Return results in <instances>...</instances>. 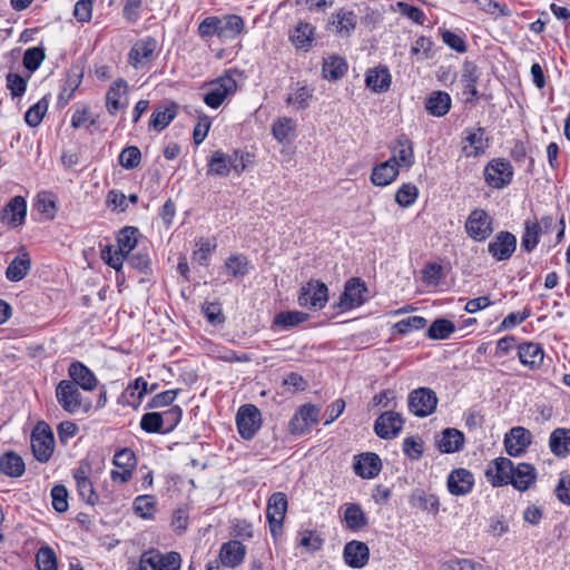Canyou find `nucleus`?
Listing matches in <instances>:
<instances>
[{"instance_id": "nucleus-20", "label": "nucleus", "mask_w": 570, "mask_h": 570, "mask_svg": "<svg viewBox=\"0 0 570 570\" xmlns=\"http://www.w3.org/2000/svg\"><path fill=\"white\" fill-rule=\"evenodd\" d=\"M320 409L313 404L302 405L289 421L292 434L301 435L318 422Z\"/></svg>"}, {"instance_id": "nucleus-15", "label": "nucleus", "mask_w": 570, "mask_h": 570, "mask_svg": "<svg viewBox=\"0 0 570 570\" xmlns=\"http://www.w3.org/2000/svg\"><path fill=\"white\" fill-rule=\"evenodd\" d=\"M514 463L504 456H499L489 462L484 475L493 488H500L512 482Z\"/></svg>"}, {"instance_id": "nucleus-23", "label": "nucleus", "mask_w": 570, "mask_h": 570, "mask_svg": "<svg viewBox=\"0 0 570 570\" xmlns=\"http://www.w3.org/2000/svg\"><path fill=\"white\" fill-rule=\"evenodd\" d=\"M68 381L73 382L79 389L91 392L98 386V379L95 373L82 362L73 361L68 367Z\"/></svg>"}, {"instance_id": "nucleus-37", "label": "nucleus", "mask_w": 570, "mask_h": 570, "mask_svg": "<svg viewBox=\"0 0 570 570\" xmlns=\"http://www.w3.org/2000/svg\"><path fill=\"white\" fill-rule=\"evenodd\" d=\"M452 106L451 96L445 91H433L425 100L426 111L434 117L445 116Z\"/></svg>"}, {"instance_id": "nucleus-45", "label": "nucleus", "mask_w": 570, "mask_h": 570, "mask_svg": "<svg viewBox=\"0 0 570 570\" xmlns=\"http://www.w3.org/2000/svg\"><path fill=\"white\" fill-rule=\"evenodd\" d=\"M410 503L414 508H419L423 511L436 514L440 508L439 498L423 489H415L411 497Z\"/></svg>"}, {"instance_id": "nucleus-49", "label": "nucleus", "mask_w": 570, "mask_h": 570, "mask_svg": "<svg viewBox=\"0 0 570 570\" xmlns=\"http://www.w3.org/2000/svg\"><path fill=\"white\" fill-rule=\"evenodd\" d=\"M455 332V325L446 318H436L428 330V337L431 340H446Z\"/></svg>"}, {"instance_id": "nucleus-39", "label": "nucleus", "mask_w": 570, "mask_h": 570, "mask_svg": "<svg viewBox=\"0 0 570 570\" xmlns=\"http://www.w3.org/2000/svg\"><path fill=\"white\" fill-rule=\"evenodd\" d=\"M542 227L537 219H525L523 223V233L521 236V248L527 253H532L540 243Z\"/></svg>"}, {"instance_id": "nucleus-52", "label": "nucleus", "mask_w": 570, "mask_h": 570, "mask_svg": "<svg viewBox=\"0 0 570 570\" xmlns=\"http://www.w3.org/2000/svg\"><path fill=\"white\" fill-rule=\"evenodd\" d=\"M296 124L289 117H281L272 125V132L278 142H286L289 140L291 135L295 131Z\"/></svg>"}, {"instance_id": "nucleus-29", "label": "nucleus", "mask_w": 570, "mask_h": 570, "mask_svg": "<svg viewBox=\"0 0 570 570\" xmlns=\"http://www.w3.org/2000/svg\"><path fill=\"white\" fill-rule=\"evenodd\" d=\"M446 485L452 495H465L473 489L474 476L466 469H455L449 474Z\"/></svg>"}, {"instance_id": "nucleus-62", "label": "nucleus", "mask_w": 570, "mask_h": 570, "mask_svg": "<svg viewBox=\"0 0 570 570\" xmlns=\"http://www.w3.org/2000/svg\"><path fill=\"white\" fill-rule=\"evenodd\" d=\"M119 164L126 169L137 168L141 161V153L136 146H128L119 154Z\"/></svg>"}, {"instance_id": "nucleus-61", "label": "nucleus", "mask_w": 570, "mask_h": 570, "mask_svg": "<svg viewBox=\"0 0 570 570\" xmlns=\"http://www.w3.org/2000/svg\"><path fill=\"white\" fill-rule=\"evenodd\" d=\"M428 321L423 316H410L394 324V330L402 335L425 327Z\"/></svg>"}, {"instance_id": "nucleus-48", "label": "nucleus", "mask_w": 570, "mask_h": 570, "mask_svg": "<svg viewBox=\"0 0 570 570\" xmlns=\"http://www.w3.org/2000/svg\"><path fill=\"white\" fill-rule=\"evenodd\" d=\"M307 318L308 314L299 311L279 312L275 315L273 325L282 330H289L304 323Z\"/></svg>"}, {"instance_id": "nucleus-9", "label": "nucleus", "mask_w": 570, "mask_h": 570, "mask_svg": "<svg viewBox=\"0 0 570 570\" xmlns=\"http://www.w3.org/2000/svg\"><path fill=\"white\" fill-rule=\"evenodd\" d=\"M438 405V396L430 387H419L410 392L407 397L409 411L417 417L431 415Z\"/></svg>"}, {"instance_id": "nucleus-60", "label": "nucleus", "mask_w": 570, "mask_h": 570, "mask_svg": "<svg viewBox=\"0 0 570 570\" xmlns=\"http://www.w3.org/2000/svg\"><path fill=\"white\" fill-rule=\"evenodd\" d=\"M100 256L108 266L119 271L128 255L120 252L119 249H115L111 245H106L104 248H101Z\"/></svg>"}, {"instance_id": "nucleus-17", "label": "nucleus", "mask_w": 570, "mask_h": 570, "mask_svg": "<svg viewBox=\"0 0 570 570\" xmlns=\"http://www.w3.org/2000/svg\"><path fill=\"white\" fill-rule=\"evenodd\" d=\"M112 463L118 470H112L110 478L114 482L127 483L132 478V472L137 465L135 452L129 448L117 451L114 455Z\"/></svg>"}, {"instance_id": "nucleus-47", "label": "nucleus", "mask_w": 570, "mask_h": 570, "mask_svg": "<svg viewBox=\"0 0 570 570\" xmlns=\"http://www.w3.org/2000/svg\"><path fill=\"white\" fill-rule=\"evenodd\" d=\"M480 72L478 67L473 62H465L463 65V70L461 75V82L464 88V92L471 96V99H476L479 97V91L476 89V82L479 80Z\"/></svg>"}, {"instance_id": "nucleus-36", "label": "nucleus", "mask_w": 570, "mask_h": 570, "mask_svg": "<svg viewBox=\"0 0 570 570\" xmlns=\"http://www.w3.org/2000/svg\"><path fill=\"white\" fill-rule=\"evenodd\" d=\"M399 175V167L394 159H387L372 169L371 181L375 186L384 187L393 183Z\"/></svg>"}, {"instance_id": "nucleus-32", "label": "nucleus", "mask_w": 570, "mask_h": 570, "mask_svg": "<svg viewBox=\"0 0 570 570\" xmlns=\"http://www.w3.org/2000/svg\"><path fill=\"white\" fill-rule=\"evenodd\" d=\"M177 111L178 105L175 101L156 107L149 119V128L163 131L175 119Z\"/></svg>"}, {"instance_id": "nucleus-53", "label": "nucleus", "mask_w": 570, "mask_h": 570, "mask_svg": "<svg viewBox=\"0 0 570 570\" xmlns=\"http://www.w3.org/2000/svg\"><path fill=\"white\" fill-rule=\"evenodd\" d=\"M248 259L240 254H233L225 261V267L233 277H244L248 274Z\"/></svg>"}, {"instance_id": "nucleus-22", "label": "nucleus", "mask_w": 570, "mask_h": 570, "mask_svg": "<svg viewBox=\"0 0 570 570\" xmlns=\"http://www.w3.org/2000/svg\"><path fill=\"white\" fill-rule=\"evenodd\" d=\"M90 470L91 468L88 463L81 462L73 472V479L80 499L89 505H95L99 502V495L96 493L94 484L89 479Z\"/></svg>"}, {"instance_id": "nucleus-64", "label": "nucleus", "mask_w": 570, "mask_h": 570, "mask_svg": "<svg viewBox=\"0 0 570 570\" xmlns=\"http://www.w3.org/2000/svg\"><path fill=\"white\" fill-rule=\"evenodd\" d=\"M433 41L431 38L421 36L411 47V53L417 56L419 60H428L433 57Z\"/></svg>"}, {"instance_id": "nucleus-26", "label": "nucleus", "mask_w": 570, "mask_h": 570, "mask_svg": "<svg viewBox=\"0 0 570 570\" xmlns=\"http://www.w3.org/2000/svg\"><path fill=\"white\" fill-rule=\"evenodd\" d=\"M27 216V202L22 196H14L1 209L0 220L10 227H18L24 223Z\"/></svg>"}, {"instance_id": "nucleus-34", "label": "nucleus", "mask_w": 570, "mask_h": 570, "mask_svg": "<svg viewBox=\"0 0 570 570\" xmlns=\"http://www.w3.org/2000/svg\"><path fill=\"white\" fill-rule=\"evenodd\" d=\"M31 268V258L29 253L21 248L19 255L16 256L6 269V277L10 282H19L23 279Z\"/></svg>"}, {"instance_id": "nucleus-40", "label": "nucleus", "mask_w": 570, "mask_h": 570, "mask_svg": "<svg viewBox=\"0 0 570 570\" xmlns=\"http://www.w3.org/2000/svg\"><path fill=\"white\" fill-rule=\"evenodd\" d=\"M464 444V434L456 430L445 429L440 439L436 440V445L442 453H454L460 451Z\"/></svg>"}, {"instance_id": "nucleus-33", "label": "nucleus", "mask_w": 570, "mask_h": 570, "mask_svg": "<svg viewBox=\"0 0 570 570\" xmlns=\"http://www.w3.org/2000/svg\"><path fill=\"white\" fill-rule=\"evenodd\" d=\"M128 83L125 79L118 78L112 82L106 94V108L111 116H115L120 109L126 107L121 97L127 94Z\"/></svg>"}, {"instance_id": "nucleus-59", "label": "nucleus", "mask_w": 570, "mask_h": 570, "mask_svg": "<svg viewBox=\"0 0 570 570\" xmlns=\"http://www.w3.org/2000/svg\"><path fill=\"white\" fill-rule=\"evenodd\" d=\"M127 261L132 268L144 274H148L151 271V261L147 249L139 248L135 253H129Z\"/></svg>"}, {"instance_id": "nucleus-43", "label": "nucleus", "mask_w": 570, "mask_h": 570, "mask_svg": "<svg viewBox=\"0 0 570 570\" xmlns=\"http://www.w3.org/2000/svg\"><path fill=\"white\" fill-rule=\"evenodd\" d=\"M343 519L346 528L352 531H358L368 524V518L360 503H346Z\"/></svg>"}, {"instance_id": "nucleus-51", "label": "nucleus", "mask_w": 570, "mask_h": 570, "mask_svg": "<svg viewBox=\"0 0 570 570\" xmlns=\"http://www.w3.org/2000/svg\"><path fill=\"white\" fill-rule=\"evenodd\" d=\"M312 97L313 89L297 82L295 91L288 94L285 101L286 105L294 106L296 109H306L309 106Z\"/></svg>"}, {"instance_id": "nucleus-54", "label": "nucleus", "mask_w": 570, "mask_h": 570, "mask_svg": "<svg viewBox=\"0 0 570 570\" xmlns=\"http://www.w3.org/2000/svg\"><path fill=\"white\" fill-rule=\"evenodd\" d=\"M46 58L45 49L42 47L28 48L23 53V67L30 72L39 69Z\"/></svg>"}, {"instance_id": "nucleus-24", "label": "nucleus", "mask_w": 570, "mask_h": 570, "mask_svg": "<svg viewBox=\"0 0 570 570\" xmlns=\"http://www.w3.org/2000/svg\"><path fill=\"white\" fill-rule=\"evenodd\" d=\"M396 166L411 168L415 161L413 141L405 135H399L390 146Z\"/></svg>"}, {"instance_id": "nucleus-58", "label": "nucleus", "mask_w": 570, "mask_h": 570, "mask_svg": "<svg viewBox=\"0 0 570 570\" xmlns=\"http://www.w3.org/2000/svg\"><path fill=\"white\" fill-rule=\"evenodd\" d=\"M38 570H58L57 557L49 546L41 547L36 556Z\"/></svg>"}, {"instance_id": "nucleus-42", "label": "nucleus", "mask_w": 570, "mask_h": 570, "mask_svg": "<svg viewBox=\"0 0 570 570\" xmlns=\"http://www.w3.org/2000/svg\"><path fill=\"white\" fill-rule=\"evenodd\" d=\"M148 393V383L142 377H137L132 384H129L121 394L122 404H127L132 409H138L144 396Z\"/></svg>"}, {"instance_id": "nucleus-55", "label": "nucleus", "mask_w": 570, "mask_h": 570, "mask_svg": "<svg viewBox=\"0 0 570 570\" xmlns=\"http://www.w3.org/2000/svg\"><path fill=\"white\" fill-rule=\"evenodd\" d=\"M140 429L149 434H164V425L160 412H147L140 419Z\"/></svg>"}, {"instance_id": "nucleus-35", "label": "nucleus", "mask_w": 570, "mask_h": 570, "mask_svg": "<svg viewBox=\"0 0 570 570\" xmlns=\"http://www.w3.org/2000/svg\"><path fill=\"white\" fill-rule=\"evenodd\" d=\"M245 554V546L239 541L232 540L222 546L219 557L225 567L235 568L244 561Z\"/></svg>"}, {"instance_id": "nucleus-5", "label": "nucleus", "mask_w": 570, "mask_h": 570, "mask_svg": "<svg viewBox=\"0 0 570 570\" xmlns=\"http://www.w3.org/2000/svg\"><path fill=\"white\" fill-rule=\"evenodd\" d=\"M237 154H226L222 150H215L207 161V175L215 177H226L232 170L240 174L245 170V165Z\"/></svg>"}, {"instance_id": "nucleus-31", "label": "nucleus", "mask_w": 570, "mask_h": 570, "mask_svg": "<svg viewBox=\"0 0 570 570\" xmlns=\"http://www.w3.org/2000/svg\"><path fill=\"white\" fill-rule=\"evenodd\" d=\"M392 83V76L386 66L368 69L365 75V85L373 92H386Z\"/></svg>"}, {"instance_id": "nucleus-41", "label": "nucleus", "mask_w": 570, "mask_h": 570, "mask_svg": "<svg viewBox=\"0 0 570 570\" xmlns=\"http://www.w3.org/2000/svg\"><path fill=\"white\" fill-rule=\"evenodd\" d=\"M550 451L558 458H566L570 454V429H554L549 438Z\"/></svg>"}, {"instance_id": "nucleus-14", "label": "nucleus", "mask_w": 570, "mask_h": 570, "mask_svg": "<svg viewBox=\"0 0 570 570\" xmlns=\"http://www.w3.org/2000/svg\"><path fill=\"white\" fill-rule=\"evenodd\" d=\"M262 424L261 412L253 404L242 405L236 414V425L239 435L245 440H252Z\"/></svg>"}, {"instance_id": "nucleus-10", "label": "nucleus", "mask_w": 570, "mask_h": 570, "mask_svg": "<svg viewBox=\"0 0 570 570\" xmlns=\"http://www.w3.org/2000/svg\"><path fill=\"white\" fill-rule=\"evenodd\" d=\"M513 174V167L509 160L494 158L484 168V180L490 187L502 189L512 181Z\"/></svg>"}, {"instance_id": "nucleus-6", "label": "nucleus", "mask_w": 570, "mask_h": 570, "mask_svg": "<svg viewBox=\"0 0 570 570\" xmlns=\"http://www.w3.org/2000/svg\"><path fill=\"white\" fill-rule=\"evenodd\" d=\"M328 301V288L321 281L311 279L299 289L298 305L313 311L322 309Z\"/></svg>"}, {"instance_id": "nucleus-13", "label": "nucleus", "mask_w": 570, "mask_h": 570, "mask_svg": "<svg viewBox=\"0 0 570 570\" xmlns=\"http://www.w3.org/2000/svg\"><path fill=\"white\" fill-rule=\"evenodd\" d=\"M517 236L508 230L498 232L488 243V254L497 262L508 261L517 249Z\"/></svg>"}, {"instance_id": "nucleus-50", "label": "nucleus", "mask_w": 570, "mask_h": 570, "mask_svg": "<svg viewBox=\"0 0 570 570\" xmlns=\"http://www.w3.org/2000/svg\"><path fill=\"white\" fill-rule=\"evenodd\" d=\"M138 228L132 226H126L120 229L117 236V249L125 253L126 255H129V253H131L138 244Z\"/></svg>"}, {"instance_id": "nucleus-63", "label": "nucleus", "mask_w": 570, "mask_h": 570, "mask_svg": "<svg viewBox=\"0 0 570 570\" xmlns=\"http://www.w3.org/2000/svg\"><path fill=\"white\" fill-rule=\"evenodd\" d=\"M164 425V434L170 433L180 423L183 410L179 405H173L170 409L160 413Z\"/></svg>"}, {"instance_id": "nucleus-11", "label": "nucleus", "mask_w": 570, "mask_h": 570, "mask_svg": "<svg viewBox=\"0 0 570 570\" xmlns=\"http://www.w3.org/2000/svg\"><path fill=\"white\" fill-rule=\"evenodd\" d=\"M287 507V497L283 492L273 493L267 501L266 518L273 538H277L282 533Z\"/></svg>"}, {"instance_id": "nucleus-57", "label": "nucleus", "mask_w": 570, "mask_h": 570, "mask_svg": "<svg viewBox=\"0 0 570 570\" xmlns=\"http://www.w3.org/2000/svg\"><path fill=\"white\" fill-rule=\"evenodd\" d=\"M48 110V100L46 97L32 105L24 115V120L30 127H37L41 124Z\"/></svg>"}, {"instance_id": "nucleus-12", "label": "nucleus", "mask_w": 570, "mask_h": 570, "mask_svg": "<svg viewBox=\"0 0 570 570\" xmlns=\"http://www.w3.org/2000/svg\"><path fill=\"white\" fill-rule=\"evenodd\" d=\"M358 17L353 10L340 8L330 16L326 30L333 31L338 38H350L355 32Z\"/></svg>"}, {"instance_id": "nucleus-8", "label": "nucleus", "mask_w": 570, "mask_h": 570, "mask_svg": "<svg viewBox=\"0 0 570 570\" xmlns=\"http://www.w3.org/2000/svg\"><path fill=\"white\" fill-rule=\"evenodd\" d=\"M30 442L35 458L41 463L48 462L55 448V438L50 428L46 423H38L31 433Z\"/></svg>"}, {"instance_id": "nucleus-1", "label": "nucleus", "mask_w": 570, "mask_h": 570, "mask_svg": "<svg viewBox=\"0 0 570 570\" xmlns=\"http://www.w3.org/2000/svg\"><path fill=\"white\" fill-rule=\"evenodd\" d=\"M245 28L243 18L238 14L209 16L200 21L197 35L203 40L218 37L222 40L236 39Z\"/></svg>"}, {"instance_id": "nucleus-38", "label": "nucleus", "mask_w": 570, "mask_h": 570, "mask_svg": "<svg viewBox=\"0 0 570 570\" xmlns=\"http://www.w3.org/2000/svg\"><path fill=\"white\" fill-rule=\"evenodd\" d=\"M26 471L23 459L13 451L0 455V473L10 478H20Z\"/></svg>"}, {"instance_id": "nucleus-7", "label": "nucleus", "mask_w": 570, "mask_h": 570, "mask_svg": "<svg viewBox=\"0 0 570 570\" xmlns=\"http://www.w3.org/2000/svg\"><path fill=\"white\" fill-rule=\"evenodd\" d=\"M465 232L474 242H484L493 233V218L481 208L473 209L465 220Z\"/></svg>"}, {"instance_id": "nucleus-2", "label": "nucleus", "mask_w": 570, "mask_h": 570, "mask_svg": "<svg viewBox=\"0 0 570 570\" xmlns=\"http://www.w3.org/2000/svg\"><path fill=\"white\" fill-rule=\"evenodd\" d=\"M56 399L58 404L69 414H86L92 409V402L89 397H85L80 389L69 382L61 380L56 386Z\"/></svg>"}, {"instance_id": "nucleus-25", "label": "nucleus", "mask_w": 570, "mask_h": 570, "mask_svg": "<svg viewBox=\"0 0 570 570\" xmlns=\"http://www.w3.org/2000/svg\"><path fill=\"white\" fill-rule=\"evenodd\" d=\"M354 473L362 479H374L382 470V461L374 452H364L354 455Z\"/></svg>"}, {"instance_id": "nucleus-16", "label": "nucleus", "mask_w": 570, "mask_h": 570, "mask_svg": "<svg viewBox=\"0 0 570 570\" xmlns=\"http://www.w3.org/2000/svg\"><path fill=\"white\" fill-rule=\"evenodd\" d=\"M404 423L401 413L385 411L375 420L374 432L380 439L393 440L402 432Z\"/></svg>"}, {"instance_id": "nucleus-3", "label": "nucleus", "mask_w": 570, "mask_h": 570, "mask_svg": "<svg viewBox=\"0 0 570 570\" xmlns=\"http://www.w3.org/2000/svg\"><path fill=\"white\" fill-rule=\"evenodd\" d=\"M236 90L237 82L234 77L225 75L207 83L203 100L209 108L217 109Z\"/></svg>"}, {"instance_id": "nucleus-4", "label": "nucleus", "mask_w": 570, "mask_h": 570, "mask_svg": "<svg viewBox=\"0 0 570 570\" xmlns=\"http://www.w3.org/2000/svg\"><path fill=\"white\" fill-rule=\"evenodd\" d=\"M367 286L365 282L360 277H352L346 281L344 291L340 296L338 302L334 305L340 312H347L362 306L367 298Z\"/></svg>"}, {"instance_id": "nucleus-30", "label": "nucleus", "mask_w": 570, "mask_h": 570, "mask_svg": "<svg viewBox=\"0 0 570 570\" xmlns=\"http://www.w3.org/2000/svg\"><path fill=\"white\" fill-rule=\"evenodd\" d=\"M512 482L510 484L518 491L529 490L537 481V469L530 463L513 465Z\"/></svg>"}, {"instance_id": "nucleus-44", "label": "nucleus", "mask_w": 570, "mask_h": 570, "mask_svg": "<svg viewBox=\"0 0 570 570\" xmlns=\"http://www.w3.org/2000/svg\"><path fill=\"white\" fill-rule=\"evenodd\" d=\"M315 27L309 22L299 21L291 35V40L297 49L307 51L314 41Z\"/></svg>"}, {"instance_id": "nucleus-28", "label": "nucleus", "mask_w": 570, "mask_h": 570, "mask_svg": "<svg viewBox=\"0 0 570 570\" xmlns=\"http://www.w3.org/2000/svg\"><path fill=\"white\" fill-rule=\"evenodd\" d=\"M518 357L523 366L535 371L543 364L544 352L539 343L522 342L518 344Z\"/></svg>"}, {"instance_id": "nucleus-56", "label": "nucleus", "mask_w": 570, "mask_h": 570, "mask_svg": "<svg viewBox=\"0 0 570 570\" xmlns=\"http://www.w3.org/2000/svg\"><path fill=\"white\" fill-rule=\"evenodd\" d=\"M419 197V188L411 183L403 184L395 193V202L401 207L412 206Z\"/></svg>"}, {"instance_id": "nucleus-18", "label": "nucleus", "mask_w": 570, "mask_h": 570, "mask_svg": "<svg viewBox=\"0 0 570 570\" xmlns=\"http://www.w3.org/2000/svg\"><path fill=\"white\" fill-rule=\"evenodd\" d=\"M488 141L483 127L466 128L463 131L462 153L465 157H479L485 153Z\"/></svg>"}, {"instance_id": "nucleus-27", "label": "nucleus", "mask_w": 570, "mask_h": 570, "mask_svg": "<svg viewBox=\"0 0 570 570\" xmlns=\"http://www.w3.org/2000/svg\"><path fill=\"white\" fill-rule=\"evenodd\" d=\"M343 559L348 567L361 569L368 562L370 549L365 542L352 540L344 546Z\"/></svg>"}, {"instance_id": "nucleus-46", "label": "nucleus", "mask_w": 570, "mask_h": 570, "mask_svg": "<svg viewBox=\"0 0 570 570\" xmlns=\"http://www.w3.org/2000/svg\"><path fill=\"white\" fill-rule=\"evenodd\" d=\"M322 71L325 79L336 81L346 73L347 62L342 57L331 56L324 59Z\"/></svg>"}, {"instance_id": "nucleus-21", "label": "nucleus", "mask_w": 570, "mask_h": 570, "mask_svg": "<svg viewBox=\"0 0 570 570\" xmlns=\"http://www.w3.org/2000/svg\"><path fill=\"white\" fill-rule=\"evenodd\" d=\"M532 442L531 432L523 426H514L504 436V448L510 456H520Z\"/></svg>"}, {"instance_id": "nucleus-19", "label": "nucleus", "mask_w": 570, "mask_h": 570, "mask_svg": "<svg viewBox=\"0 0 570 570\" xmlns=\"http://www.w3.org/2000/svg\"><path fill=\"white\" fill-rule=\"evenodd\" d=\"M158 48V42L154 37H145L136 41L129 50L128 60L135 69L142 68L153 58Z\"/></svg>"}]
</instances>
